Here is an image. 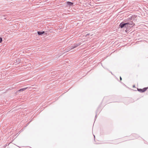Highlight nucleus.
<instances>
[{
	"label": "nucleus",
	"instance_id": "f257e3e1",
	"mask_svg": "<svg viewBox=\"0 0 148 148\" xmlns=\"http://www.w3.org/2000/svg\"><path fill=\"white\" fill-rule=\"evenodd\" d=\"M130 17L128 18L127 19L125 20V21L126 22L127 21L126 23H130V24L128 25L127 24V25L128 27L129 28L130 27H133L134 26V25L135 24L134 23H133L131 19H130Z\"/></svg>",
	"mask_w": 148,
	"mask_h": 148
},
{
	"label": "nucleus",
	"instance_id": "f03ea898",
	"mask_svg": "<svg viewBox=\"0 0 148 148\" xmlns=\"http://www.w3.org/2000/svg\"><path fill=\"white\" fill-rule=\"evenodd\" d=\"M130 24V23H124V22H121V23L119 25V27L121 28H123V27H125L127 28H129L127 25V24Z\"/></svg>",
	"mask_w": 148,
	"mask_h": 148
},
{
	"label": "nucleus",
	"instance_id": "7ed1b4c3",
	"mask_svg": "<svg viewBox=\"0 0 148 148\" xmlns=\"http://www.w3.org/2000/svg\"><path fill=\"white\" fill-rule=\"evenodd\" d=\"M137 16L135 15H133L132 16H131L130 17V19H131V20H132V21H134L135 22L137 21Z\"/></svg>",
	"mask_w": 148,
	"mask_h": 148
},
{
	"label": "nucleus",
	"instance_id": "20e7f679",
	"mask_svg": "<svg viewBox=\"0 0 148 148\" xmlns=\"http://www.w3.org/2000/svg\"><path fill=\"white\" fill-rule=\"evenodd\" d=\"M148 88V87H145L143 89L137 88L138 90L140 92H143L145 91Z\"/></svg>",
	"mask_w": 148,
	"mask_h": 148
},
{
	"label": "nucleus",
	"instance_id": "39448f33",
	"mask_svg": "<svg viewBox=\"0 0 148 148\" xmlns=\"http://www.w3.org/2000/svg\"><path fill=\"white\" fill-rule=\"evenodd\" d=\"M66 3L67 5L69 6H72L73 5L74 3L71 2L70 1H66Z\"/></svg>",
	"mask_w": 148,
	"mask_h": 148
},
{
	"label": "nucleus",
	"instance_id": "423d86ee",
	"mask_svg": "<svg viewBox=\"0 0 148 148\" xmlns=\"http://www.w3.org/2000/svg\"><path fill=\"white\" fill-rule=\"evenodd\" d=\"M45 33V31H43L42 32H40V31H38L37 32V34H38L40 36L44 34Z\"/></svg>",
	"mask_w": 148,
	"mask_h": 148
},
{
	"label": "nucleus",
	"instance_id": "0eeeda50",
	"mask_svg": "<svg viewBox=\"0 0 148 148\" xmlns=\"http://www.w3.org/2000/svg\"><path fill=\"white\" fill-rule=\"evenodd\" d=\"M27 88L26 87V88H22L18 90V91H20V92H21V91H23L25 90L26 89H27Z\"/></svg>",
	"mask_w": 148,
	"mask_h": 148
},
{
	"label": "nucleus",
	"instance_id": "6e6552de",
	"mask_svg": "<svg viewBox=\"0 0 148 148\" xmlns=\"http://www.w3.org/2000/svg\"><path fill=\"white\" fill-rule=\"evenodd\" d=\"M76 46L75 45V43L73 45L71 46V49H74L77 47L75 46Z\"/></svg>",
	"mask_w": 148,
	"mask_h": 148
},
{
	"label": "nucleus",
	"instance_id": "1a4fd4ad",
	"mask_svg": "<svg viewBox=\"0 0 148 148\" xmlns=\"http://www.w3.org/2000/svg\"><path fill=\"white\" fill-rule=\"evenodd\" d=\"M81 44V43H75V45L76 46H75L77 47L79 45H80Z\"/></svg>",
	"mask_w": 148,
	"mask_h": 148
},
{
	"label": "nucleus",
	"instance_id": "9d476101",
	"mask_svg": "<svg viewBox=\"0 0 148 148\" xmlns=\"http://www.w3.org/2000/svg\"><path fill=\"white\" fill-rule=\"evenodd\" d=\"M69 48H68L67 49V51H69L71 50L72 49H71V47H68Z\"/></svg>",
	"mask_w": 148,
	"mask_h": 148
},
{
	"label": "nucleus",
	"instance_id": "9b49d317",
	"mask_svg": "<svg viewBox=\"0 0 148 148\" xmlns=\"http://www.w3.org/2000/svg\"><path fill=\"white\" fill-rule=\"evenodd\" d=\"M19 61L20 60L19 59H17L16 60V62L18 63H19Z\"/></svg>",
	"mask_w": 148,
	"mask_h": 148
},
{
	"label": "nucleus",
	"instance_id": "f8f14e48",
	"mask_svg": "<svg viewBox=\"0 0 148 148\" xmlns=\"http://www.w3.org/2000/svg\"><path fill=\"white\" fill-rule=\"evenodd\" d=\"M2 41V38L1 37H0V43H1Z\"/></svg>",
	"mask_w": 148,
	"mask_h": 148
},
{
	"label": "nucleus",
	"instance_id": "ddd939ff",
	"mask_svg": "<svg viewBox=\"0 0 148 148\" xmlns=\"http://www.w3.org/2000/svg\"><path fill=\"white\" fill-rule=\"evenodd\" d=\"M90 35V34H89V33L87 34L86 35V37H87V36H89Z\"/></svg>",
	"mask_w": 148,
	"mask_h": 148
},
{
	"label": "nucleus",
	"instance_id": "4468645a",
	"mask_svg": "<svg viewBox=\"0 0 148 148\" xmlns=\"http://www.w3.org/2000/svg\"><path fill=\"white\" fill-rule=\"evenodd\" d=\"M120 80H122V78H121V77H120Z\"/></svg>",
	"mask_w": 148,
	"mask_h": 148
},
{
	"label": "nucleus",
	"instance_id": "2eb2a0df",
	"mask_svg": "<svg viewBox=\"0 0 148 148\" xmlns=\"http://www.w3.org/2000/svg\"><path fill=\"white\" fill-rule=\"evenodd\" d=\"M97 114H96V115H95V119L96 118V117H97Z\"/></svg>",
	"mask_w": 148,
	"mask_h": 148
},
{
	"label": "nucleus",
	"instance_id": "dca6fc26",
	"mask_svg": "<svg viewBox=\"0 0 148 148\" xmlns=\"http://www.w3.org/2000/svg\"><path fill=\"white\" fill-rule=\"evenodd\" d=\"M135 87V85H133V87L134 88V87Z\"/></svg>",
	"mask_w": 148,
	"mask_h": 148
},
{
	"label": "nucleus",
	"instance_id": "f3484780",
	"mask_svg": "<svg viewBox=\"0 0 148 148\" xmlns=\"http://www.w3.org/2000/svg\"><path fill=\"white\" fill-rule=\"evenodd\" d=\"M7 146V144H6L5 145V147Z\"/></svg>",
	"mask_w": 148,
	"mask_h": 148
}]
</instances>
